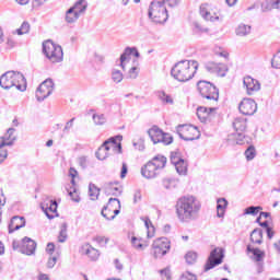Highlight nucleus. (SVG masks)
<instances>
[{"label": "nucleus", "mask_w": 280, "mask_h": 280, "mask_svg": "<svg viewBox=\"0 0 280 280\" xmlns=\"http://www.w3.org/2000/svg\"><path fill=\"white\" fill-rule=\"evenodd\" d=\"M200 209L202 205L194 196L180 197L175 205V213L182 224L196 222L200 218Z\"/></svg>", "instance_id": "f257e3e1"}, {"label": "nucleus", "mask_w": 280, "mask_h": 280, "mask_svg": "<svg viewBox=\"0 0 280 280\" xmlns=\"http://www.w3.org/2000/svg\"><path fill=\"white\" fill-rule=\"evenodd\" d=\"M200 65L196 60H182L171 69V75L177 82H189L198 73Z\"/></svg>", "instance_id": "f03ea898"}, {"label": "nucleus", "mask_w": 280, "mask_h": 280, "mask_svg": "<svg viewBox=\"0 0 280 280\" xmlns=\"http://www.w3.org/2000/svg\"><path fill=\"white\" fill-rule=\"evenodd\" d=\"M165 3H167L170 8H174L178 5V0L152 1L149 8V19H151L153 23H165L167 21L168 15Z\"/></svg>", "instance_id": "7ed1b4c3"}, {"label": "nucleus", "mask_w": 280, "mask_h": 280, "mask_svg": "<svg viewBox=\"0 0 280 280\" xmlns=\"http://www.w3.org/2000/svg\"><path fill=\"white\" fill-rule=\"evenodd\" d=\"M0 86L4 90L18 89V91H25L27 89V81L21 72L8 71L0 77Z\"/></svg>", "instance_id": "20e7f679"}, {"label": "nucleus", "mask_w": 280, "mask_h": 280, "mask_svg": "<svg viewBox=\"0 0 280 280\" xmlns=\"http://www.w3.org/2000/svg\"><path fill=\"white\" fill-rule=\"evenodd\" d=\"M198 93L203 98L206 106H218L220 100V90L213 83L208 81H199L197 83Z\"/></svg>", "instance_id": "39448f33"}, {"label": "nucleus", "mask_w": 280, "mask_h": 280, "mask_svg": "<svg viewBox=\"0 0 280 280\" xmlns=\"http://www.w3.org/2000/svg\"><path fill=\"white\" fill-rule=\"evenodd\" d=\"M165 165H167V158L164 155H156L141 167V175L149 180L151 178H156L161 170L165 168Z\"/></svg>", "instance_id": "423d86ee"}, {"label": "nucleus", "mask_w": 280, "mask_h": 280, "mask_svg": "<svg viewBox=\"0 0 280 280\" xmlns=\"http://www.w3.org/2000/svg\"><path fill=\"white\" fill-rule=\"evenodd\" d=\"M43 51L46 56V58H48V60L50 62H62L63 58H65V52L62 51V46L57 45L55 43H52L51 40H46L43 44Z\"/></svg>", "instance_id": "0eeeda50"}, {"label": "nucleus", "mask_w": 280, "mask_h": 280, "mask_svg": "<svg viewBox=\"0 0 280 280\" xmlns=\"http://www.w3.org/2000/svg\"><path fill=\"white\" fill-rule=\"evenodd\" d=\"M117 139L118 141H121V136L109 138L102 144V147L95 153L98 161H105V159L108 158L109 150H117L118 154H121V143H117Z\"/></svg>", "instance_id": "6e6552de"}, {"label": "nucleus", "mask_w": 280, "mask_h": 280, "mask_svg": "<svg viewBox=\"0 0 280 280\" xmlns=\"http://www.w3.org/2000/svg\"><path fill=\"white\" fill-rule=\"evenodd\" d=\"M177 135L184 141H196V139H200V130L194 125H179L177 127Z\"/></svg>", "instance_id": "1a4fd4ad"}, {"label": "nucleus", "mask_w": 280, "mask_h": 280, "mask_svg": "<svg viewBox=\"0 0 280 280\" xmlns=\"http://www.w3.org/2000/svg\"><path fill=\"white\" fill-rule=\"evenodd\" d=\"M54 93V80L46 79L36 90L37 102H45Z\"/></svg>", "instance_id": "9d476101"}, {"label": "nucleus", "mask_w": 280, "mask_h": 280, "mask_svg": "<svg viewBox=\"0 0 280 280\" xmlns=\"http://www.w3.org/2000/svg\"><path fill=\"white\" fill-rule=\"evenodd\" d=\"M206 71L212 73L213 75H219V78H224L229 73V66L224 63H218L214 61H208L205 65Z\"/></svg>", "instance_id": "9b49d317"}, {"label": "nucleus", "mask_w": 280, "mask_h": 280, "mask_svg": "<svg viewBox=\"0 0 280 280\" xmlns=\"http://www.w3.org/2000/svg\"><path fill=\"white\" fill-rule=\"evenodd\" d=\"M222 259H224V253L222 252V248H214L210 253L205 270H211L215 268V266H220V264H222Z\"/></svg>", "instance_id": "f8f14e48"}, {"label": "nucleus", "mask_w": 280, "mask_h": 280, "mask_svg": "<svg viewBox=\"0 0 280 280\" xmlns=\"http://www.w3.org/2000/svg\"><path fill=\"white\" fill-rule=\"evenodd\" d=\"M238 110L242 115L253 116L257 113V103L253 98H244L238 104Z\"/></svg>", "instance_id": "ddd939ff"}, {"label": "nucleus", "mask_w": 280, "mask_h": 280, "mask_svg": "<svg viewBox=\"0 0 280 280\" xmlns=\"http://www.w3.org/2000/svg\"><path fill=\"white\" fill-rule=\"evenodd\" d=\"M199 12L200 16H202L205 21H210L211 23H214V21H222L224 19L221 16L220 12L209 10L207 4H201Z\"/></svg>", "instance_id": "4468645a"}, {"label": "nucleus", "mask_w": 280, "mask_h": 280, "mask_svg": "<svg viewBox=\"0 0 280 280\" xmlns=\"http://www.w3.org/2000/svg\"><path fill=\"white\" fill-rule=\"evenodd\" d=\"M108 209L109 212L114 211L115 215H119L121 209V201H119V199L117 198H109L108 203L102 209L101 214L103 215V218H108V213H106Z\"/></svg>", "instance_id": "2eb2a0df"}, {"label": "nucleus", "mask_w": 280, "mask_h": 280, "mask_svg": "<svg viewBox=\"0 0 280 280\" xmlns=\"http://www.w3.org/2000/svg\"><path fill=\"white\" fill-rule=\"evenodd\" d=\"M243 84L246 89L247 95H255L257 91L261 90V83H259L256 79L249 75L243 79Z\"/></svg>", "instance_id": "dca6fc26"}, {"label": "nucleus", "mask_w": 280, "mask_h": 280, "mask_svg": "<svg viewBox=\"0 0 280 280\" xmlns=\"http://www.w3.org/2000/svg\"><path fill=\"white\" fill-rule=\"evenodd\" d=\"M218 110V107L208 105V107L201 106L197 108V117L201 124H207L211 119V115Z\"/></svg>", "instance_id": "f3484780"}, {"label": "nucleus", "mask_w": 280, "mask_h": 280, "mask_svg": "<svg viewBox=\"0 0 280 280\" xmlns=\"http://www.w3.org/2000/svg\"><path fill=\"white\" fill-rule=\"evenodd\" d=\"M20 253L22 255H34L36 253V242L27 236L22 240Z\"/></svg>", "instance_id": "a211bd4d"}, {"label": "nucleus", "mask_w": 280, "mask_h": 280, "mask_svg": "<svg viewBox=\"0 0 280 280\" xmlns=\"http://www.w3.org/2000/svg\"><path fill=\"white\" fill-rule=\"evenodd\" d=\"M42 210L48 220H54L56 213H58V202L49 200L47 203H42Z\"/></svg>", "instance_id": "6ab92c4d"}, {"label": "nucleus", "mask_w": 280, "mask_h": 280, "mask_svg": "<svg viewBox=\"0 0 280 280\" xmlns=\"http://www.w3.org/2000/svg\"><path fill=\"white\" fill-rule=\"evenodd\" d=\"M16 129L9 128L3 137H0V150L1 148H5V145H14V141H16V136H14V132Z\"/></svg>", "instance_id": "aec40b11"}, {"label": "nucleus", "mask_w": 280, "mask_h": 280, "mask_svg": "<svg viewBox=\"0 0 280 280\" xmlns=\"http://www.w3.org/2000/svg\"><path fill=\"white\" fill-rule=\"evenodd\" d=\"M228 141L231 145H244V143H248L246 136H244V131H236V133L230 135L228 137Z\"/></svg>", "instance_id": "412c9836"}, {"label": "nucleus", "mask_w": 280, "mask_h": 280, "mask_svg": "<svg viewBox=\"0 0 280 280\" xmlns=\"http://www.w3.org/2000/svg\"><path fill=\"white\" fill-rule=\"evenodd\" d=\"M25 226V218L23 217H13L9 223V233H14Z\"/></svg>", "instance_id": "4be33fe9"}, {"label": "nucleus", "mask_w": 280, "mask_h": 280, "mask_svg": "<svg viewBox=\"0 0 280 280\" xmlns=\"http://www.w3.org/2000/svg\"><path fill=\"white\" fill-rule=\"evenodd\" d=\"M148 135L154 144L161 143V139H163V130H161V128L158 126H153L151 129H149Z\"/></svg>", "instance_id": "5701e85b"}, {"label": "nucleus", "mask_w": 280, "mask_h": 280, "mask_svg": "<svg viewBox=\"0 0 280 280\" xmlns=\"http://www.w3.org/2000/svg\"><path fill=\"white\" fill-rule=\"evenodd\" d=\"M122 188H121V185H119V183H109L106 185L105 187V192L108 195V196H121L122 194Z\"/></svg>", "instance_id": "b1692460"}, {"label": "nucleus", "mask_w": 280, "mask_h": 280, "mask_svg": "<svg viewBox=\"0 0 280 280\" xmlns=\"http://www.w3.org/2000/svg\"><path fill=\"white\" fill-rule=\"evenodd\" d=\"M130 56H132V48L127 47L124 54L120 55L119 67H121L122 71H126V67L130 62Z\"/></svg>", "instance_id": "393cba45"}, {"label": "nucleus", "mask_w": 280, "mask_h": 280, "mask_svg": "<svg viewBox=\"0 0 280 280\" xmlns=\"http://www.w3.org/2000/svg\"><path fill=\"white\" fill-rule=\"evenodd\" d=\"M246 118L244 117H236L233 121V128L236 132H245L247 125H246Z\"/></svg>", "instance_id": "a878e982"}, {"label": "nucleus", "mask_w": 280, "mask_h": 280, "mask_svg": "<svg viewBox=\"0 0 280 280\" xmlns=\"http://www.w3.org/2000/svg\"><path fill=\"white\" fill-rule=\"evenodd\" d=\"M131 245L133 248H136V250H145V248H148V242L137 236L131 237Z\"/></svg>", "instance_id": "bb28decb"}, {"label": "nucleus", "mask_w": 280, "mask_h": 280, "mask_svg": "<svg viewBox=\"0 0 280 280\" xmlns=\"http://www.w3.org/2000/svg\"><path fill=\"white\" fill-rule=\"evenodd\" d=\"M229 206V201L224 198H220L217 200V215L218 218H224V213L226 211V207Z\"/></svg>", "instance_id": "cd10ccee"}, {"label": "nucleus", "mask_w": 280, "mask_h": 280, "mask_svg": "<svg viewBox=\"0 0 280 280\" xmlns=\"http://www.w3.org/2000/svg\"><path fill=\"white\" fill-rule=\"evenodd\" d=\"M250 242L253 244H261L264 242V231L261 229H255L250 233Z\"/></svg>", "instance_id": "c85d7f7f"}, {"label": "nucleus", "mask_w": 280, "mask_h": 280, "mask_svg": "<svg viewBox=\"0 0 280 280\" xmlns=\"http://www.w3.org/2000/svg\"><path fill=\"white\" fill-rule=\"evenodd\" d=\"M152 246H156V247H160L164 250H170L171 246H170V240H167V237H161V238H156L154 242H153V245Z\"/></svg>", "instance_id": "c756f323"}, {"label": "nucleus", "mask_w": 280, "mask_h": 280, "mask_svg": "<svg viewBox=\"0 0 280 280\" xmlns=\"http://www.w3.org/2000/svg\"><path fill=\"white\" fill-rule=\"evenodd\" d=\"M247 253H253L255 261H264L266 254L259 248H253L250 245L247 246Z\"/></svg>", "instance_id": "7c9ffc66"}, {"label": "nucleus", "mask_w": 280, "mask_h": 280, "mask_svg": "<svg viewBox=\"0 0 280 280\" xmlns=\"http://www.w3.org/2000/svg\"><path fill=\"white\" fill-rule=\"evenodd\" d=\"M141 220H143L147 229V237L149 238L154 237V225L152 224V221L150 220V218L144 217V218H141Z\"/></svg>", "instance_id": "2f4dec72"}, {"label": "nucleus", "mask_w": 280, "mask_h": 280, "mask_svg": "<svg viewBox=\"0 0 280 280\" xmlns=\"http://www.w3.org/2000/svg\"><path fill=\"white\" fill-rule=\"evenodd\" d=\"M86 1L85 0H79L75 2V4L72 7V9L78 12V15L80 16V14H84V12H86Z\"/></svg>", "instance_id": "473e14b6"}, {"label": "nucleus", "mask_w": 280, "mask_h": 280, "mask_svg": "<svg viewBox=\"0 0 280 280\" xmlns=\"http://www.w3.org/2000/svg\"><path fill=\"white\" fill-rule=\"evenodd\" d=\"M78 19H80V15L78 14V12H75L72 7L66 12V22L68 23H75V21H78Z\"/></svg>", "instance_id": "72a5a7b5"}, {"label": "nucleus", "mask_w": 280, "mask_h": 280, "mask_svg": "<svg viewBox=\"0 0 280 280\" xmlns=\"http://www.w3.org/2000/svg\"><path fill=\"white\" fill-rule=\"evenodd\" d=\"M262 8L266 10H280V0H266Z\"/></svg>", "instance_id": "f704fd0d"}, {"label": "nucleus", "mask_w": 280, "mask_h": 280, "mask_svg": "<svg viewBox=\"0 0 280 280\" xmlns=\"http://www.w3.org/2000/svg\"><path fill=\"white\" fill-rule=\"evenodd\" d=\"M250 34V25L240 24L236 27V36H248Z\"/></svg>", "instance_id": "c9c22d12"}, {"label": "nucleus", "mask_w": 280, "mask_h": 280, "mask_svg": "<svg viewBox=\"0 0 280 280\" xmlns=\"http://www.w3.org/2000/svg\"><path fill=\"white\" fill-rule=\"evenodd\" d=\"M158 97L162 102V104H174V98L164 91L158 92Z\"/></svg>", "instance_id": "e433bc0d"}, {"label": "nucleus", "mask_w": 280, "mask_h": 280, "mask_svg": "<svg viewBox=\"0 0 280 280\" xmlns=\"http://www.w3.org/2000/svg\"><path fill=\"white\" fill-rule=\"evenodd\" d=\"M85 254L92 259V261H97L100 259V250L94 247L88 246Z\"/></svg>", "instance_id": "4c0bfd02"}, {"label": "nucleus", "mask_w": 280, "mask_h": 280, "mask_svg": "<svg viewBox=\"0 0 280 280\" xmlns=\"http://www.w3.org/2000/svg\"><path fill=\"white\" fill-rule=\"evenodd\" d=\"M175 170H176L177 174H179V176H185L187 174V162H185V160L179 161L175 165Z\"/></svg>", "instance_id": "58836bf2"}, {"label": "nucleus", "mask_w": 280, "mask_h": 280, "mask_svg": "<svg viewBox=\"0 0 280 280\" xmlns=\"http://www.w3.org/2000/svg\"><path fill=\"white\" fill-rule=\"evenodd\" d=\"M89 196L91 200H97V198L100 197V188H97L95 184L89 185Z\"/></svg>", "instance_id": "ea45409f"}, {"label": "nucleus", "mask_w": 280, "mask_h": 280, "mask_svg": "<svg viewBox=\"0 0 280 280\" xmlns=\"http://www.w3.org/2000/svg\"><path fill=\"white\" fill-rule=\"evenodd\" d=\"M13 34H18V36L30 34V22H23L20 28L15 30Z\"/></svg>", "instance_id": "a19ab883"}, {"label": "nucleus", "mask_w": 280, "mask_h": 280, "mask_svg": "<svg viewBox=\"0 0 280 280\" xmlns=\"http://www.w3.org/2000/svg\"><path fill=\"white\" fill-rule=\"evenodd\" d=\"M264 208L260 206H252V207H247L244 210V215H257V213H259V211H262Z\"/></svg>", "instance_id": "79ce46f5"}, {"label": "nucleus", "mask_w": 280, "mask_h": 280, "mask_svg": "<svg viewBox=\"0 0 280 280\" xmlns=\"http://www.w3.org/2000/svg\"><path fill=\"white\" fill-rule=\"evenodd\" d=\"M112 80L116 84H119V82H121L124 80V73H121V71H119L117 69H113L112 70Z\"/></svg>", "instance_id": "37998d69"}, {"label": "nucleus", "mask_w": 280, "mask_h": 280, "mask_svg": "<svg viewBox=\"0 0 280 280\" xmlns=\"http://www.w3.org/2000/svg\"><path fill=\"white\" fill-rule=\"evenodd\" d=\"M93 121L95 126H104L106 124V116L104 114H94Z\"/></svg>", "instance_id": "c03bdc74"}, {"label": "nucleus", "mask_w": 280, "mask_h": 280, "mask_svg": "<svg viewBox=\"0 0 280 280\" xmlns=\"http://www.w3.org/2000/svg\"><path fill=\"white\" fill-rule=\"evenodd\" d=\"M58 242H60L61 244L67 242V223H62L60 226Z\"/></svg>", "instance_id": "a18cd8bd"}, {"label": "nucleus", "mask_w": 280, "mask_h": 280, "mask_svg": "<svg viewBox=\"0 0 280 280\" xmlns=\"http://www.w3.org/2000/svg\"><path fill=\"white\" fill-rule=\"evenodd\" d=\"M257 156V151L254 145H249L245 151V158L247 161H253Z\"/></svg>", "instance_id": "49530a36"}, {"label": "nucleus", "mask_w": 280, "mask_h": 280, "mask_svg": "<svg viewBox=\"0 0 280 280\" xmlns=\"http://www.w3.org/2000/svg\"><path fill=\"white\" fill-rule=\"evenodd\" d=\"M160 143H163V145H171V143H174V137H172L170 133L163 132Z\"/></svg>", "instance_id": "de8ad7c7"}, {"label": "nucleus", "mask_w": 280, "mask_h": 280, "mask_svg": "<svg viewBox=\"0 0 280 280\" xmlns=\"http://www.w3.org/2000/svg\"><path fill=\"white\" fill-rule=\"evenodd\" d=\"M153 247V255L155 257V259H159L161 257H165V255H167V250L163 249L161 247H156V246H152Z\"/></svg>", "instance_id": "09e8293b"}, {"label": "nucleus", "mask_w": 280, "mask_h": 280, "mask_svg": "<svg viewBox=\"0 0 280 280\" xmlns=\"http://www.w3.org/2000/svg\"><path fill=\"white\" fill-rule=\"evenodd\" d=\"M186 262L191 265V264H196V260L198 259V254H196L195 252H188L185 256Z\"/></svg>", "instance_id": "8fccbe9b"}, {"label": "nucleus", "mask_w": 280, "mask_h": 280, "mask_svg": "<svg viewBox=\"0 0 280 280\" xmlns=\"http://www.w3.org/2000/svg\"><path fill=\"white\" fill-rule=\"evenodd\" d=\"M138 77H139V68L131 67L128 71L127 78H129L130 80H137Z\"/></svg>", "instance_id": "3c124183"}, {"label": "nucleus", "mask_w": 280, "mask_h": 280, "mask_svg": "<svg viewBox=\"0 0 280 280\" xmlns=\"http://www.w3.org/2000/svg\"><path fill=\"white\" fill-rule=\"evenodd\" d=\"M271 67H273V69H280V50L273 55L271 59Z\"/></svg>", "instance_id": "603ef678"}, {"label": "nucleus", "mask_w": 280, "mask_h": 280, "mask_svg": "<svg viewBox=\"0 0 280 280\" xmlns=\"http://www.w3.org/2000/svg\"><path fill=\"white\" fill-rule=\"evenodd\" d=\"M93 241L100 244V246H106V244L109 242V238L106 236H95Z\"/></svg>", "instance_id": "864d4df0"}, {"label": "nucleus", "mask_w": 280, "mask_h": 280, "mask_svg": "<svg viewBox=\"0 0 280 280\" xmlns=\"http://www.w3.org/2000/svg\"><path fill=\"white\" fill-rule=\"evenodd\" d=\"M183 161L179 153L172 152L171 153V163L175 166L177 163H180Z\"/></svg>", "instance_id": "5fc2aeb1"}, {"label": "nucleus", "mask_w": 280, "mask_h": 280, "mask_svg": "<svg viewBox=\"0 0 280 280\" xmlns=\"http://www.w3.org/2000/svg\"><path fill=\"white\" fill-rule=\"evenodd\" d=\"M160 275L163 280H172V272L170 271V268L161 269Z\"/></svg>", "instance_id": "6e6d98bb"}, {"label": "nucleus", "mask_w": 280, "mask_h": 280, "mask_svg": "<svg viewBox=\"0 0 280 280\" xmlns=\"http://www.w3.org/2000/svg\"><path fill=\"white\" fill-rule=\"evenodd\" d=\"M180 280H198L196 275L186 272L180 277Z\"/></svg>", "instance_id": "4d7b16f0"}, {"label": "nucleus", "mask_w": 280, "mask_h": 280, "mask_svg": "<svg viewBox=\"0 0 280 280\" xmlns=\"http://www.w3.org/2000/svg\"><path fill=\"white\" fill-rule=\"evenodd\" d=\"M180 280H198L196 275L186 272L180 277Z\"/></svg>", "instance_id": "13d9d810"}, {"label": "nucleus", "mask_w": 280, "mask_h": 280, "mask_svg": "<svg viewBox=\"0 0 280 280\" xmlns=\"http://www.w3.org/2000/svg\"><path fill=\"white\" fill-rule=\"evenodd\" d=\"M75 121V118L70 119L68 122H66V126L63 128V132H69L73 128V122Z\"/></svg>", "instance_id": "bf43d9fd"}, {"label": "nucleus", "mask_w": 280, "mask_h": 280, "mask_svg": "<svg viewBox=\"0 0 280 280\" xmlns=\"http://www.w3.org/2000/svg\"><path fill=\"white\" fill-rule=\"evenodd\" d=\"M69 175L72 178V180H71L72 185H75V179H73V178H75V176H78V171L75 168L71 167L69 170Z\"/></svg>", "instance_id": "052dcab7"}, {"label": "nucleus", "mask_w": 280, "mask_h": 280, "mask_svg": "<svg viewBox=\"0 0 280 280\" xmlns=\"http://www.w3.org/2000/svg\"><path fill=\"white\" fill-rule=\"evenodd\" d=\"M162 185H163V188H164V189H171V187H172V179H170V178H164V179L162 180Z\"/></svg>", "instance_id": "680f3d73"}, {"label": "nucleus", "mask_w": 280, "mask_h": 280, "mask_svg": "<svg viewBox=\"0 0 280 280\" xmlns=\"http://www.w3.org/2000/svg\"><path fill=\"white\" fill-rule=\"evenodd\" d=\"M69 196L73 200V202L80 201V196H78V192H75V189L73 191H69Z\"/></svg>", "instance_id": "e2e57ef3"}, {"label": "nucleus", "mask_w": 280, "mask_h": 280, "mask_svg": "<svg viewBox=\"0 0 280 280\" xmlns=\"http://www.w3.org/2000/svg\"><path fill=\"white\" fill-rule=\"evenodd\" d=\"M57 261H58V258L56 256L49 258L47 262V268H54Z\"/></svg>", "instance_id": "0e129e2a"}, {"label": "nucleus", "mask_w": 280, "mask_h": 280, "mask_svg": "<svg viewBox=\"0 0 280 280\" xmlns=\"http://www.w3.org/2000/svg\"><path fill=\"white\" fill-rule=\"evenodd\" d=\"M133 202H141V190H136L133 194Z\"/></svg>", "instance_id": "69168bd1"}, {"label": "nucleus", "mask_w": 280, "mask_h": 280, "mask_svg": "<svg viewBox=\"0 0 280 280\" xmlns=\"http://www.w3.org/2000/svg\"><path fill=\"white\" fill-rule=\"evenodd\" d=\"M128 174V164L126 162L122 163L121 172H120V178H124Z\"/></svg>", "instance_id": "338daca9"}, {"label": "nucleus", "mask_w": 280, "mask_h": 280, "mask_svg": "<svg viewBox=\"0 0 280 280\" xmlns=\"http://www.w3.org/2000/svg\"><path fill=\"white\" fill-rule=\"evenodd\" d=\"M78 163H79L80 167L85 170V167H86V158H84V156L79 158Z\"/></svg>", "instance_id": "774afa93"}]
</instances>
